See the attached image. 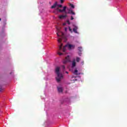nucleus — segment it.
Instances as JSON below:
<instances>
[{
  "label": "nucleus",
  "instance_id": "nucleus-12",
  "mask_svg": "<svg viewBox=\"0 0 127 127\" xmlns=\"http://www.w3.org/2000/svg\"><path fill=\"white\" fill-rule=\"evenodd\" d=\"M83 49H82L81 47H78V51H79V52H82Z\"/></svg>",
  "mask_w": 127,
  "mask_h": 127
},
{
  "label": "nucleus",
  "instance_id": "nucleus-28",
  "mask_svg": "<svg viewBox=\"0 0 127 127\" xmlns=\"http://www.w3.org/2000/svg\"><path fill=\"white\" fill-rule=\"evenodd\" d=\"M1 91V88L0 89V92Z\"/></svg>",
  "mask_w": 127,
  "mask_h": 127
},
{
  "label": "nucleus",
  "instance_id": "nucleus-3",
  "mask_svg": "<svg viewBox=\"0 0 127 127\" xmlns=\"http://www.w3.org/2000/svg\"><path fill=\"white\" fill-rule=\"evenodd\" d=\"M66 8H67V6H65L63 7V9H59V8H57L56 10L59 11V12H65V14L69 13V14H72V15H75V12L73 11V10L69 9L68 12H66Z\"/></svg>",
  "mask_w": 127,
  "mask_h": 127
},
{
  "label": "nucleus",
  "instance_id": "nucleus-5",
  "mask_svg": "<svg viewBox=\"0 0 127 127\" xmlns=\"http://www.w3.org/2000/svg\"><path fill=\"white\" fill-rule=\"evenodd\" d=\"M69 61H70L69 57V56H67L65 58V61L64 62V64H66V63H67V62H69Z\"/></svg>",
  "mask_w": 127,
  "mask_h": 127
},
{
  "label": "nucleus",
  "instance_id": "nucleus-16",
  "mask_svg": "<svg viewBox=\"0 0 127 127\" xmlns=\"http://www.w3.org/2000/svg\"><path fill=\"white\" fill-rule=\"evenodd\" d=\"M58 41L59 42V43H61V41H62V39L60 38L58 40Z\"/></svg>",
  "mask_w": 127,
  "mask_h": 127
},
{
  "label": "nucleus",
  "instance_id": "nucleus-20",
  "mask_svg": "<svg viewBox=\"0 0 127 127\" xmlns=\"http://www.w3.org/2000/svg\"><path fill=\"white\" fill-rule=\"evenodd\" d=\"M62 67L63 68V70L64 71V70H65V66L64 65H62Z\"/></svg>",
  "mask_w": 127,
  "mask_h": 127
},
{
  "label": "nucleus",
  "instance_id": "nucleus-26",
  "mask_svg": "<svg viewBox=\"0 0 127 127\" xmlns=\"http://www.w3.org/2000/svg\"><path fill=\"white\" fill-rule=\"evenodd\" d=\"M66 74H69V72L68 71H65Z\"/></svg>",
  "mask_w": 127,
  "mask_h": 127
},
{
  "label": "nucleus",
  "instance_id": "nucleus-24",
  "mask_svg": "<svg viewBox=\"0 0 127 127\" xmlns=\"http://www.w3.org/2000/svg\"><path fill=\"white\" fill-rule=\"evenodd\" d=\"M82 65H84V61L81 62Z\"/></svg>",
  "mask_w": 127,
  "mask_h": 127
},
{
  "label": "nucleus",
  "instance_id": "nucleus-27",
  "mask_svg": "<svg viewBox=\"0 0 127 127\" xmlns=\"http://www.w3.org/2000/svg\"><path fill=\"white\" fill-rule=\"evenodd\" d=\"M63 25L65 26V25H66V24L65 23H63Z\"/></svg>",
  "mask_w": 127,
  "mask_h": 127
},
{
  "label": "nucleus",
  "instance_id": "nucleus-22",
  "mask_svg": "<svg viewBox=\"0 0 127 127\" xmlns=\"http://www.w3.org/2000/svg\"><path fill=\"white\" fill-rule=\"evenodd\" d=\"M64 2V0H61V3H63Z\"/></svg>",
  "mask_w": 127,
  "mask_h": 127
},
{
  "label": "nucleus",
  "instance_id": "nucleus-9",
  "mask_svg": "<svg viewBox=\"0 0 127 127\" xmlns=\"http://www.w3.org/2000/svg\"><path fill=\"white\" fill-rule=\"evenodd\" d=\"M65 17H67V15H62L59 16L60 19L65 18Z\"/></svg>",
  "mask_w": 127,
  "mask_h": 127
},
{
  "label": "nucleus",
  "instance_id": "nucleus-19",
  "mask_svg": "<svg viewBox=\"0 0 127 127\" xmlns=\"http://www.w3.org/2000/svg\"><path fill=\"white\" fill-rule=\"evenodd\" d=\"M57 29L58 31L59 32V31H60V30L61 29V27H59V28L57 27Z\"/></svg>",
  "mask_w": 127,
  "mask_h": 127
},
{
  "label": "nucleus",
  "instance_id": "nucleus-21",
  "mask_svg": "<svg viewBox=\"0 0 127 127\" xmlns=\"http://www.w3.org/2000/svg\"><path fill=\"white\" fill-rule=\"evenodd\" d=\"M74 19V17L73 16H71L70 20H73Z\"/></svg>",
  "mask_w": 127,
  "mask_h": 127
},
{
  "label": "nucleus",
  "instance_id": "nucleus-29",
  "mask_svg": "<svg viewBox=\"0 0 127 127\" xmlns=\"http://www.w3.org/2000/svg\"><path fill=\"white\" fill-rule=\"evenodd\" d=\"M0 20H1V18H0Z\"/></svg>",
  "mask_w": 127,
  "mask_h": 127
},
{
  "label": "nucleus",
  "instance_id": "nucleus-18",
  "mask_svg": "<svg viewBox=\"0 0 127 127\" xmlns=\"http://www.w3.org/2000/svg\"><path fill=\"white\" fill-rule=\"evenodd\" d=\"M58 54H59V55H60V56H61V55H63V53H60L59 52H58Z\"/></svg>",
  "mask_w": 127,
  "mask_h": 127
},
{
  "label": "nucleus",
  "instance_id": "nucleus-10",
  "mask_svg": "<svg viewBox=\"0 0 127 127\" xmlns=\"http://www.w3.org/2000/svg\"><path fill=\"white\" fill-rule=\"evenodd\" d=\"M76 66V61L73 60L72 61V67H75Z\"/></svg>",
  "mask_w": 127,
  "mask_h": 127
},
{
  "label": "nucleus",
  "instance_id": "nucleus-7",
  "mask_svg": "<svg viewBox=\"0 0 127 127\" xmlns=\"http://www.w3.org/2000/svg\"><path fill=\"white\" fill-rule=\"evenodd\" d=\"M58 2L57 1L55 2V3L53 4V6H51V8H55L56 6H58Z\"/></svg>",
  "mask_w": 127,
  "mask_h": 127
},
{
  "label": "nucleus",
  "instance_id": "nucleus-2",
  "mask_svg": "<svg viewBox=\"0 0 127 127\" xmlns=\"http://www.w3.org/2000/svg\"><path fill=\"white\" fill-rule=\"evenodd\" d=\"M63 47V44H61L60 46H59V50L60 51H61V50H63V52H65L66 51V47H67L68 49H74L75 48V45H70V44H66L65 45L63 49H62Z\"/></svg>",
  "mask_w": 127,
  "mask_h": 127
},
{
  "label": "nucleus",
  "instance_id": "nucleus-30",
  "mask_svg": "<svg viewBox=\"0 0 127 127\" xmlns=\"http://www.w3.org/2000/svg\"><path fill=\"white\" fill-rule=\"evenodd\" d=\"M80 54H81V53H79V55H81Z\"/></svg>",
  "mask_w": 127,
  "mask_h": 127
},
{
  "label": "nucleus",
  "instance_id": "nucleus-13",
  "mask_svg": "<svg viewBox=\"0 0 127 127\" xmlns=\"http://www.w3.org/2000/svg\"><path fill=\"white\" fill-rule=\"evenodd\" d=\"M69 5L70 6H71V8H75V6H74V5L72 3H69Z\"/></svg>",
  "mask_w": 127,
  "mask_h": 127
},
{
  "label": "nucleus",
  "instance_id": "nucleus-23",
  "mask_svg": "<svg viewBox=\"0 0 127 127\" xmlns=\"http://www.w3.org/2000/svg\"><path fill=\"white\" fill-rule=\"evenodd\" d=\"M58 6L59 7H62V5L61 4H60V5H58Z\"/></svg>",
  "mask_w": 127,
  "mask_h": 127
},
{
  "label": "nucleus",
  "instance_id": "nucleus-25",
  "mask_svg": "<svg viewBox=\"0 0 127 127\" xmlns=\"http://www.w3.org/2000/svg\"><path fill=\"white\" fill-rule=\"evenodd\" d=\"M64 30H65V31H67V28H65Z\"/></svg>",
  "mask_w": 127,
  "mask_h": 127
},
{
  "label": "nucleus",
  "instance_id": "nucleus-8",
  "mask_svg": "<svg viewBox=\"0 0 127 127\" xmlns=\"http://www.w3.org/2000/svg\"><path fill=\"white\" fill-rule=\"evenodd\" d=\"M58 90L59 93H62L63 92V88L61 87H58Z\"/></svg>",
  "mask_w": 127,
  "mask_h": 127
},
{
  "label": "nucleus",
  "instance_id": "nucleus-17",
  "mask_svg": "<svg viewBox=\"0 0 127 127\" xmlns=\"http://www.w3.org/2000/svg\"><path fill=\"white\" fill-rule=\"evenodd\" d=\"M66 22H67V24H68V25H70V21L67 20H66Z\"/></svg>",
  "mask_w": 127,
  "mask_h": 127
},
{
  "label": "nucleus",
  "instance_id": "nucleus-6",
  "mask_svg": "<svg viewBox=\"0 0 127 127\" xmlns=\"http://www.w3.org/2000/svg\"><path fill=\"white\" fill-rule=\"evenodd\" d=\"M78 30V27L76 26H74V28L72 29V30L74 33H78L77 30Z\"/></svg>",
  "mask_w": 127,
  "mask_h": 127
},
{
  "label": "nucleus",
  "instance_id": "nucleus-4",
  "mask_svg": "<svg viewBox=\"0 0 127 127\" xmlns=\"http://www.w3.org/2000/svg\"><path fill=\"white\" fill-rule=\"evenodd\" d=\"M57 34L58 37L61 36L62 37H63V36H64V33L60 31L57 33Z\"/></svg>",
  "mask_w": 127,
  "mask_h": 127
},
{
  "label": "nucleus",
  "instance_id": "nucleus-15",
  "mask_svg": "<svg viewBox=\"0 0 127 127\" xmlns=\"http://www.w3.org/2000/svg\"><path fill=\"white\" fill-rule=\"evenodd\" d=\"M76 62H80V58L76 57Z\"/></svg>",
  "mask_w": 127,
  "mask_h": 127
},
{
  "label": "nucleus",
  "instance_id": "nucleus-14",
  "mask_svg": "<svg viewBox=\"0 0 127 127\" xmlns=\"http://www.w3.org/2000/svg\"><path fill=\"white\" fill-rule=\"evenodd\" d=\"M68 29L70 32H71V33L73 32V31H72V29L71 28V27H70V26H68Z\"/></svg>",
  "mask_w": 127,
  "mask_h": 127
},
{
  "label": "nucleus",
  "instance_id": "nucleus-11",
  "mask_svg": "<svg viewBox=\"0 0 127 127\" xmlns=\"http://www.w3.org/2000/svg\"><path fill=\"white\" fill-rule=\"evenodd\" d=\"M73 73L74 75H80V74H81L80 73H78V70L77 69H75Z\"/></svg>",
  "mask_w": 127,
  "mask_h": 127
},
{
  "label": "nucleus",
  "instance_id": "nucleus-1",
  "mask_svg": "<svg viewBox=\"0 0 127 127\" xmlns=\"http://www.w3.org/2000/svg\"><path fill=\"white\" fill-rule=\"evenodd\" d=\"M55 73L57 75V77H56L57 82L59 83L61 81L62 79H63V75L62 73H60V67L57 66L55 69Z\"/></svg>",
  "mask_w": 127,
  "mask_h": 127
}]
</instances>
